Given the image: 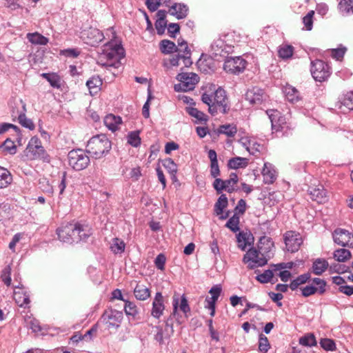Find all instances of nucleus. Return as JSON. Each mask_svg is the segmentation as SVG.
I'll use <instances>...</instances> for the list:
<instances>
[{"instance_id": "obj_52", "label": "nucleus", "mask_w": 353, "mask_h": 353, "mask_svg": "<svg viewBox=\"0 0 353 353\" xmlns=\"http://www.w3.org/2000/svg\"><path fill=\"white\" fill-rule=\"evenodd\" d=\"M124 301L125 303L124 310L126 315L135 317L138 314V309L137 305L132 302L128 301Z\"/></svg>"}, {"instance_id": "obj_60", "label": "nucleus", "mask_w": 353, "mask_h": 353, "mask_svg": "<svg viewBox=\"0 0 353 353\" xmlns=\"http://www.w3.org/2000/svg\"><path fill=\"white\" fill-rule=\"evenodd\" d=\"M150 87H151V85H149L148 100L145 103V104L143 105V108H142V114L146 119L149 118V117H150V101L152 99V93H151V91L150 89Z\"/></svg>"}, {"instance_id": "obj_50", "label": "nucleus", "mask_w": 353, "mask_h": 353, "mask_svg": "<svg viewBox=\"0 0 353 353\" xmlns=\"http://www.w3.org/2000/svg\"><path fill=\"white\" fill-rule=\"evenodd\" d=\"M270 348V344L268 338L263 334L259 335V351L261 353H267Z\"/></svg>"}, {"instance_id": "obj_31", "label": "nucleus", "mask_w": 353, "mask_h": 353, "mask_svg": "<svg viewBox=\"0 0 353 353\" xmlns=\"http://www.w3.org/2000/svg\"><path fill=\"white\" fill-rule=\"evenodd\" d=\"M12 181V176L10 171L0 167V189L6 188Z\"/></svg>"}, {"instance_id": "obj_7", "label": "nucleus", "mask_w": 353, "mask_h": 353, "mask_svg": "<svg viewBox=\"0 0 353 353\" xmlns=\"http://www.w3.org/2000/svg\"><path fill=\"white\" fill-rule=\"evenodd\" d=\"M69 165L75 170H82L90 163V157L81 149L72 150L68 153Z\"/></svg>"}, {"instance_id": "obj_21", "label": "nucleus", "mask_w": 353, "mask_h": 353, "mask_svg": "<svg viewBox=\"0 0 353 353\" xmlns=\"http://www.w3.org/2000/svg\"><path fill=\"white\" fill-rule=\"evenodd\" d=\"M329 263L325 259L318 258L313 261L312 272L315 275H321L328 268Z\"/></svg>"}, {"instance_id": "obj_53", "label": "nucleus", "mask_w": 353, "mask_h": 353, "mask_svg": "<svg viewBox=\"0 0 353 353\" xmlns=\"http://www.w3.org/2000/svg\"><path fill=\"white\" fill-rule=\"evenodd\" d=\"M274 274L272 270H267L263 273L256 276V279L261 283H267L270 281Z\"/></svg>"}, {"instance_id": "obj_5", "label": "nucleus", "mask_w": 353, "mask_h": 353, "mask_svg": "<svg viewBox=\"0 0 353 353\" xmlns=\"http://www.w3.org/2000/svg\"><path fill=\"white\" fill-rule=\"evenodd\" d=\"M268 258L270 256L265 252H261L260 250H257L252 248H250L243 258V261L245 263H248L249 269H254L257 267H262L267 264Z\"/></svg>"}, {"instance_id": "obj_14", "label": "nucleus", "mask_w": 353, "mask_h": 353, "mask_svg": "<svg viewBox=\"0 0 353 353\" xmlns=\"http://www.w3.org/2000/svg\"><path fill=\"white\" fill-rule=\"evenodd\" d=\"M266 112L270 119L272 129L274 132H281L288 128L285 118L281 115L279 111L277 110H268Z\"/></svg>"}, {"instance_id": "obj_64", "label": "nucleus", "mask_w": 353, "mask_h": 353, "mask_svg": "<svg viewBox=\"0 0 353 353\" xmlns=\"http://www.w3.org/2000/svg\"><path fill=\"white\" fill-rule=\"evenodd\" d=\"M48 82L53 88H59L61 87V79L57 74L52 73L48 79Z\"/></svg>"}, {"instance_id": "obj_43", "label": "nucleus", "mask_w": 353, "mask_h": 353, "mask_svg": "<svg viewBox=\"0 0 353 353\" xmlns=\"http://www.w3.org/2000/svg\"><path fill=\"white\" fill-rule=\"evenodd\" d=\"M125 244L124 241L120 239L114 238L110 246L111 250L114 254H120L124 252Z\"/></svg>"}, {"instance_id": "obj_42", "label": "nucleus", "mask_w": 353, "mask_h": 353, "mask_svg": "<svg viewBox=\"0 0 353 353\" xmlns=\"http://www.w3.org/2000/svg\"><path fill=\"white\" fill-rule=\"evenodd\" d=\"M225 49V43L223 39L218 38L215 39L211 45L212 53L215 55H222V52Z\"/></svg>"}, {"instance_id": "obj_55", "label": "nucleus", "mask_w": 353, "mask_h": 353, "mask_svg": "<svg viewBox=\"0 0 353 353\" xmlns=\"http://www.w3.org/2000/svg\"><path fill=\"white\" fill-rule=\"evenodd\" d=\"M342 104L349 110H353V92H348L342 99Z\"/></svg>"}, {"instance_id": "obj_33", "label": "nucleus", "mask_w": 353, "mask_h": 353, "mask_svg": "<svg viewBox=\"0 0 353 353\" xmlns=\"http://www.w3.org/2000/svg\"><path fill=\"white\" fill-rule=\"evenodd\" d=\"M294 47L292 45L282 44L278 50L279 57L282 59H288L292 57L294 53Z\"/></svg>"}, {"instance_id": "obj_36", "label": "nucleus", "mask_w": 353, "mask_h": 353, "mask_svg": "<svg viewBox=\"0 0 353 353\" xmlns=\"http://www.w3.org/2000/svg\"><path fill=\"white\" fill-rule=\"evenodd\" d=\"M248 165V159L243 157H234L228 161V166L230 169L245 168Z\"/></svg>"}, {"instance_id": "obj_3", "label": "nucleus", "mask_w": 353, "mask_h": 353, "mask_svg": "<svg viewBox=\"0 0 353 353\" xmlns=\"http://www.w3.org/2000/svg\"><path fill=\"white\" fill-rule=\"evenodd\" d=\"M112 148L111 141L105 134L92 137L87 144V152L94 158L100 159L108 154Z\"/></svg>"}, {"instance_id": "obj_47", "label": "nucleus", "mask_w": 353, "mask_h": 353, "mask_svg": "<svg viewBox=\"0 0 353 353\" xmlns=\"http://www.w3.org/2000/svg\"><path fill=\"white\" fill-rule=\"evenodd\" d=\"M299 343L303 346L312 347L316 345V341L313 334H308L299 339Z\"/></svg>"}, {"instance_id": "obj_29", "label": "nucleus", "mask_w": 353, "mask_h": 353, "mask_svg": "<svg viewBox=\"0 0 353 353\" xmlns=\"http://www.w3.org/2000/svg\"><path fill=\"white\" fill-rule=\"evenodd\" d=\"M283 92L288 101L291 103H295L300 100L299 92L290 85H286L284 87Z\"/></svg>"}, {"instance_id": "obj_20", "label": "nucleus", "mask_w": 353, "mask_h": 353, "mask_svg": "<svg viewBox=\"0 0 353 353\" xmlns=\"http://www.w3.org/2000/svg\"><path fill=\"white\" fill-rule=\"evenodd\" d=\"M172 305H173L172 314L174 315L176 314L177 310H178V307H179L180 310L183 312V314L185 315V316H187V314L190 312V307L189 306L188 300L184 294L182 295V296L181 298L180 303H179V299L178 296L174 294L173 296Z\"/></svg>"}, {"instance_id": "obj_38", "label": "nucleus", "mask_w": 353, "mask_h": 353, "mask_svg": "<svg viewBox=\"0 0 353 353\" xmlns=\"http://www.w3.org/2000/svg\"><path fill=\"white\" fill-rule=\"evenodd\" d=\"M159 48L163 54H170L175 52L176 46L174 42L168 39H164L159 43Z\"/></svg>"}, {"instance_id": "obj_40", "label": "nucleus", "mask_w": 353, "mask_h": 353, "mask_svg": "<svg viewBox=\"0 0 353 353\" xmlns=\"http://www.w3.org/2000/svg\"><path fill=\"white\" fill-rule=\"evenodd\" d=\"M239 223V216L236 214V213H234V215L232 217H230L225 223V227L229 228L233 232H236L240 230Z\"/></svg>"}, {"instance_id": "obj_62", "label": "nucleus", "mask_w": 353, "mask_h": 353, "mask_svg": "<svg viewBox=\"0 0 353 353\" xmlns=\"http://www.w3.org/2000/svg\"><path fill=\"white\" fill-rule=\"evenodd\" d=\"M166 257L165 254L161 253L156 256V268L163 271L165 270V265Z\"/></svg>"}, {"instance_id": "obj_25", "label": "nucleus", "mask_w": 353, "mask_h": 353, "mask_svg": "<svg viewBox=\"0 0 353 353\" xmlns=\"http://www.w3.org/2000/svg\"><path fill=\"white\" fill-rule=\"evenodd\" d=\"M105 125L112 132L116 131L118 129L119 125L121 123V118L120 117H116L112 114H108L104 118Z\"/></svg>"}, {"instance_id": "obj_18", "label": "nucleus", "mask_w": 353, "mask_h": 353, "mask_svg": "<svg viewBox=\"0 0 353 353\" xmlns=\"http://www.w3.org/2000/svg\"><path fill=\"white\" fill-rule=\"evenodd\" d=\"M310 198L319 203H323L327 200V191L324 187L319 184L316 186H310L308 189Z\"/></svg>"}, {"instance_id": "obj_46", "label": "nucleus", "mask_w": 353, "mask_h": 353, "mask_svg": "<svg viewBox=\"0 0 353 353\" xmlns=\"http://www.w3.org/2000/svg\"><path fill=\"white\" fill-rule=\"evenodd\" d=\"M165 309L164 298L161 293L156 292V317L158 318L163 314Z\"/></svg>"}, {"instance_id": "obj_41", "label": "nucleus", "mask_w": 353, "mask_h": 353, "mask_svg": "<svg viewBox=\"0 0 353 353\" xmlns=\"http://www.w3.org/2000/svg\"><path fill=\"white\" fill-rule=\"evenodd\" d=\"M187 112L192 117L196 118L199 122H206L208 121V116L203 112L199 110L196 108L189 107L187 108Z\"/></svg>"}, {"instance_id": "obj_37", "label": "nucleus", "mask_w": 353, "mask_h": 353, "mask_svg": "<svg viewBox=\"0 0 353 353\" xmlns=\"http://www.w3.org/2000/svg\"><path fill=\"white\" fill-rule=\"evenodd\" d=\"M228 204V198L225 194H221L214 205V211L217 215L223 214L224 208Z\"/></svg>"}, {"instance_id": "obj_13", "label": "nucleus", "mask_w": 353, "mask_h": 353, "mask_svg": "<svg viewBox=\"0 0 353 353\" xmlns=\"http://www.w3.org/2000/svg\"><path fill=\"white\" fill-rule=\"evenodd\" d=\"M284 241L287 250L292 253L297 252L303 243L301 236L294 231L286 232L284 234Z\"/></svg>"}, {"instance_id": "obj_63", "label": "nucleus", "mask_w": 353, "mask_h": 353, "mask_svg": "<svg viewBox=\"0 0 353 353\" xmlns=\"http://www.w3.org/2000/svg\"><path fill=\"white\" fill-rule=\"evenodd\" d=\"M316 292H318L317 289L313 285H307L301 288V293L304 297L310 296Z\"/></svg>"}, {"instance_id": "obj_8", "label": "nucleus", "mask_w": 353, "mask_h": 353, "mask_svg": "<svg viewBox=\"0 0 353 353\" xmlns=\"http://www.w3.org/2000/svg\"><path fill=\"white\" fill-rule=\"evenodd\" d=\"M310 72L315 81L323 82L330 76L331 68L323 61L316 59L311 62Z\"/></svg>"}, {"instance_id": "obj_49", "label": "nucleus", "mask_w": 353, "mask_h": 353, "mask_svg": "<svg viewBox=\"0 0 353 353\" xmlns=\"http://www.w3.org/2000/svg\"><path fill=\"white\" fill-rule=\"evenodd\" d=\"M25 323L26 326L32 330L34 332H38L41 331V327L39 321L30 316L25 317Z\"/></svg>"}, {"instance_id": "obj_44", "label": "nucleus", "mask_w": 353, "mask_h": 353, "mask_svg": "<svg viewBox=\"0 0 353 353\" xmlns=\"http://www.w3.org/2000/svg\"><path fill=\"white\" fill-rule=\"evenodd\" d=\"M339 9L345 14L353 13V0H341L339 3Z\"/></svg>"}, {"instance_id": "obj_45", "label": "nucleus", "mask_w": 353, "mask_h": 353, "mask_svg": "<svg viewBox=\"0 0 353 353\" xmlns=\"http://www.w3.org/2000/svg\"><path fill=\"white\" fill-rule=\"evenodd\" d=\"M163 165L167 169L168 172L170 174L171 177L175 178L176 173L177 172L176 164L174 162L172 159H166L163 161Z\"/></svg>"}, {"instance_id": "obj_26", "label": "nucleus", "mask_w": 353, "mask_h": 353, "mask_svg": "<svg viewBox=\"0 0 353 353\" xmlns=\"http://www.w3.org/2000/svg\"><path fill=\"white\" fill-rule=\"evenodd\" d=\"M274 243L270 237L265 235L260 237L258 243V248L260 250L261 252H265L269 255V253L272 251Z\"/></svg>"}, {"instance_id": "obj_4", "label": "nucleus", "mask_w": 353, "mask_h": 353, "mask_svg": "<svg viewBox=\"0 0 353 353\" xmlns=\"http://www.w3.org/2000/svg\"><path fill=\"white\" fill-rule=\"evenodd\" d=\"M83 231L82 225L79 223H68L57 230L59 239L67 243L81 241L85 239L81 235Z\"/></svg>"}, {"instance_id": "obj_2", "label": "nucleus", "mask_w": 353, "mask_h": 353, "mask_svg": "<svg viewBox=\"0 0 353 353\" xmlns=\"http://www.w3.org/2000/svg\"><path fill=\"white\" fill-rule=\"evenodd\" d=\"M201 101L208 105V111L212 115L218 113L225 114L230 110L226 92L221 88L216 89L214 95L204 92L201 96Z\"/></svg>"}, {"instance_id": "obj_15", "label": "nucleus", "mask_w": 353, "mask_h": 353, "mask_svg": "<svg viewBox=\"0 0 353 353\" xmlns=\"http://www.w3.org/2000/svg\"><path fill=\"white\" fill-rule=\"evenodd\" d=\"M334 241L342 247H352L353 248V234L348 230L336 228L334 230L333 234Z\"/></svg>"}, {"instance_id": "obj_48", "label": "nucleus", "mask_w": 353, "mask_h": 353, "mask_svg": "<svg viewBox=\"0 0 353 353\" xmlns=\"http://www.w3.org/2000/svg\"><path fill=\"white\" fill-rule=\"evenodd\" d=\"M127 142L133 147H137L141 143V138L138 131H132L128 133L127 136Z\"/></svg>"}, {"instance_id": "obj_51", "label": "nucleus", "mask_w": 353, "mask_h": 353, "mask_svg": "<svg viewBox=\"0 0 353 353\" xmlns=\"http://www.w3.org/2000/svg\"><path fill=\"white\" fill-rule=\"evenodd\" d=\"M219 132L232 137L236 134L237 129L236 127L233 125H223L220 126Z\"/></svg>"}, {"instance_id": "obj_58", "label": "nucleus", "mask_w": 353, "mask_h": 353, "mask_svg": "<svg viewBox=\"0 0 353 353\" xmlns=\"http://www.w3.org/2000/svg\"><path fill=\"white\" fill-rule=\"evenodd\" d=\"M17 120L23 127H25L29 130H32L35 127L32 121L27 118L26 114H24L23 115L22 114V116H21V117H19Z\"/></svg>"}, {"instance_id": "obj_27", "label": "nucleus", "mask_w": 353, "mask_h": 353, "mask_svg": "<svg viewBox=\"0 0 353 353\" xmlns=\"http://www.w3.org/2000/svg\"><path fill=\"white\" fill-rule=\"evenodd\" d=\"M26 105L23 100L21 99L14 102V105L12 106L11 111L13 120H15L16 119H18L21 116H22V114L23 115L26 114Z\"/></svg>"}, {"instance_id": "obj_54", "label": "nucleus", "mask_w": 353, "mask_h": 353, "mask_svg": "<svg viewBox=\"0 0 353 353\" xmlns=\"http://www.w3.org/2000/svg\"><path fill=\"white\" fill-rule=\"evenodd\" d=\"M312 283L315 284L317 287V291L319 294H323L326 291V282L323 279L320 278H314L312 279Z\"/></svg>"}, {"instance_id": "obj_11", "label": "nucleus", "mask_w": 353, "mask_h": 353, "mask_svg": "<svg viewBox=\"0 0 353 353\" xmlns=\"http://www.w3.org/2000/svg\"><path fill=\"white\" fill-rule=\"evenodd\" d=\"M123 318L122 312L110 308L105 310L101 316V321L108 329H117L120 326Z\"/></svg>"}, {"instance_id": "obj_30", "label": "nucleus", "mask_w": 353, "mask_h": 353, "mask_svg": "<svg viewBox=\"0 0 353 353\" xmlns=\"http://www.w3.org/2000/svg\"><path fill=\"white\" fill-rule=\"evenodd\" d=\"M134 294L135 297L139 300H145L150 296V290L143 284L137 283Z\"/></svg>"}, {"instance_id": "obj_19", "label": "nucleus", "mask_w": 353, "mask_h": 353, "mask_svg": "<svg viewBox=\"0 0 353 353\" xmlns=\"http://www.w3.org/2000/svg\"><path fill=\"white\" fill-rule=\"evenodd\" d=\"M245 97L251 104H260L263 100L264 92L259 87H253L248 90Z\"/></svg>"}, {"instance_id": "obj_10", "label": "nucleus", "mask_w": 353, "mask_h": 353, "mask_svg": "<svg viewBox=\"0 0 353 353\" xmlns=\"http://www.w3.org/2000/svg\"><path fill=\"white\" fill-rule=\"evenodd\" d=\"M45 150L42 146L41 140L37 137H33L24 151V154L28 160H35L42 157Z\"/></svg>"}, {"instance_id": "obj_1", "label": "nucleus", "mask_w": 353, "mask_h": 353, "mask_svg": "<svg viewBox=\"0 0 353 353\" xmlns=\"http://www.w3.org/2000/svg\"><path fill=\"white\" fill-rule=\"evenodd\" d=\"M125 56L123 48L114 42H108L103 46L101 52L99 53L97 63L108 69L119 68L121 63V59Z\"/></svg>"}, {"instance_id": "obj_59", "label": "nucleus", "mask_w": 353, "mask_h": 353, "mask_svg": "<svg viewBox=\"0 0 353 353\" xmlns=\"http://www.w3.org/2000/svg\"><path fill=\"white\" fill-rule=\"evenodd\" d=\"M314 14V12L313 10H311L303 18V23H304L307 30H311L312 29V18Z\"/></svg>"}, {"instance_id": "obj_22", "label": "nucleus", "mask_w": 353, "mask_h": 353, "mask_svg": "<svg viewBox=\"0 0 353 353\" xmlns=\"http://www.w3.org/2000/svg\"><path fill=\"white\" fill-rule=\"evenodd\" d=\"M169 12L178 19H181L187 16L188 8L184 4L175 3L170 8Z\"/></svg>"}, {"instance_id": "obj_6", "label": "nucleus", "mask_w": 353, "mask_h": 353, "mask_svg": "<svg viewBox=\"0 0 353 353\" xmlns=\"http://www.w3.org/2000/svg\"><path fill=\"white\" fill-rule=\"evenodd\" d=\"M179 83L174 86L176 92H188L194 89L195 85L199 82V76L193 72H181L176 77Z\"/></svg>"}, {"instance_id": "obj_17", "label": "nucleus", "mask_w": 353, "mask_h": 353, "mask_svg": "<svg viewBox=\"0 0 353 353\" xmlns=\"http://www.w3.org/2000/svg\"><path fill=\"white\" fill-rule=\"evenodd\" d=\"M13 298L19 307H26L30 302V296L22 285L14 288Z\"/></svg>"}, {"instance_id": "obj_9", "label": "nucleus", "mask_w": 353, "mask_h": 353, "mask_svg": "<svg viewBox=\"0 0 353 353\" xmlns=\"http://www.w3.org/2000/svg\"><path fill=\"white\" fill-rule=\"evenodd\" d=\"M247 63V61L240 56L228 57L225 60L223 69L228 73L239 74L245 70Z\"/></svg>"}, {"instance_id": "obj_61", "label": "nucleus", "mask_w": 353, "mask_h": 353, "mask_svg": "<svg viewBox=\"0 0 353 353\" xmlns=\"http://www.w3.org/2000/svg\"><path fill=\"white\" fill-rule=\"evenodd\" d=\"M10 273H11V268L8 265L3 269L1 276L2 281L7 286L10 285V284H11Z\"/></svg>"}, {"instance_id": "obj_23", "label": "nucleus", "mask_w": 353, "mask_h": 353, "mask_svg": "<svg viewBox=\"0 0 353 353\" xmlns=\"http://www.w3.org/2000/svg\"><path fill=\"white\" fill-rule=\"evenodd\" d=\"M262 174L263 176V181L266 184L273 183L276 179L275 170L272 169V165L268 163H264Z\"/></svg>"}, {"instance_id": "obj_28", "label": "nucleus", "mask_w": 353, "mask_h": 353, "mask_svg": "<svg viewBox=\"0 0 353 353\" xmlns=\"http://www.w3.org/2000/svg\"><path fill=\"white\" fill-rule=\"evenodd\" d=\"M103 84L101 79L98 76L91 77L86 83L91 95H94L99 92Z\"/></svg>"}, {"instance_id": "obj_56", "label": "nucleus", "mask_w": 353, "mask_h": 353, "mask_svg": "<svg viewBox=\"0 0 353 353\" xmlns=\"http://www.w3.org/2000/svg\"><path fill=\"white\" fill-rule=\"evenodd\" d=\"M175 52L181 54H191L190 50L188 46L187 42L183 39L178 40V46H176V49Z\"/></svg>"}, {"instance_id": "obj_24", "label": "nucleus", "mask_w": 353, "mask_h": 353, "mask_svg": "<svg viewBox=\"0 0 353 353\" xmlns=\"http://www.w3.org/2000/svg\"><path fill=\"white\" fill-rule=\"evenodd\" d=\"M17 151V148L16 144L13 141L10 139H6L1 145H0V152L3 155H13L16 154Z\"/></svg>"}, {"instance_id": "obj_16", "label": "nucleus", "mask_w": 353, "mask_h": 353, "mask_svg": "<svg viewBox=\"0 0 353 353\" xmlns=\"http://www.w3.org/2000/svg\"><path fill=\"white\" fill-rule=\"evenodd\" d=\"M82 38L87 44L94 46L103 40L104 36L99 29L90 28L82 32Z\"/></svg>"}, {"instance_id": "obj_12", "label": "nucleus", "mask_w": 353, "mask_h": 353, "mask_svg": "<svg viewBox=\"0 0 353 353\" xmlns=\"http://www.w3.org/2000/svg\"><path fill=\"white\" fill-rule=\"evenodd\" d=\"M238 176L236 173H231L230 178L227 180H222L221 179H216L213 183V187L218 194L221 193L223 190L232 193L234 191L233 185L238 182Z\"/></svg>"}, {"instance_id": "obj_32", "label": "nucleus", "mask_w": 353, "mask_h": 353, "mask_svg": "<svg viewBox=\"0 0 353 353\" xmlns=\"http://www.w3.org/2000/svg\"><path fill=\"white\" fill-rule=\"evenodd\" d=\"M27 39L30 43L36 45H46L49 41L47 37L39 32L28 33L27 34Z\"/></svg>"}, {"instance_id": "obj_35", "label": "nucleus", "mask_w": 353, "mask_h": 353, "mask_svg": "<svg viewBox=\"0 0 353 353\" xmlns=\"http://www.w3.org/2000/svg\"><path fill=\"white\" fill-rule=\"evenodd\" d=\"M310 277L311 275L309 272L299 275L295 279L292 281L289 287L292 290H295L299 288L300 285L307 282L310 279Z\"/></svg>"}, {"instance_id": "obj_39", "label": "nucleus", "mask_w": 353, "mask_h": 353, "mask_svg": "<svg viewBox=\"0 0 353 353\" xmlns=\"http://www.w3.org/2000/svg\"><path fill=\"white\" fill-rule=\"evenodd\" d=\"M334 258L339 262H345L351 258V252L344 248L338 249L334 252Z\"/></svg>"}, {"instance_id": "obj_57", "label": "nucleus", "mask_w": 353, "mask_h": 353, "mask_svg": "<svg viewBox=\"0 0 353 353\" xmlns=\"http://www.w3.org/2000/svg\"><path fill=\"white\" fill-rule=\"evenodd\" d=\"M320 345L326 351H333L336 348L334 341L330 339H322Z\"/></svg>"}, {"instance_id": "obj_34", "label": "nucleus", "mask_w": 353, "mask_h": 353, "mask_svg": "<svg viewBox=\"0 0 353 353\" xmlns=\"http://www.w3.org/2000/svg\"><path fill=\"white\" fill-rule=\"evenodd\" d=\"M250 236H252L250 233L244 232H240L238 234H236L238 247L241 250H245L248 245L250 244V242L249 241Z\"/></svg>"}]
</instances>
